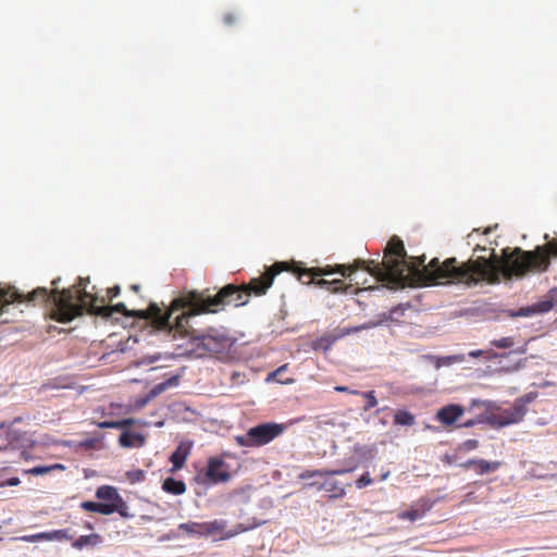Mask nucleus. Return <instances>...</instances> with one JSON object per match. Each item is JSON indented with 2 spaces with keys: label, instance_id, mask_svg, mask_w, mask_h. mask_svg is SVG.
<instances>
[{
  "label": "nucleus",
  "instance_id": "obj_1",
  "mask_svg": "<svg viewBox=\"0 0 557 557\" xmlns=\"http://www.w3.org/2000/svg\"><path fill=\"white\" fill-rule=\"evenodd\" d=\"M479 251H487V248L476 245L473 253L475 255ZM488 251V256L471 257L462 262H459L455 257L443 262L433 258L428 265H423L425 257L422 256L414 258V262L408 263L403 240L393 236L384 249V257L381 262L356 259L350 264L326 265L324 268H292L288 264L287 271H292L302 284L307 285L315 284L317 277L334 273L349 277L355 285L366 284L367 278L359 281L357 276L359 270L368 272L379 282H386L394 286H405L409 276L424 286L462 284L471 287L481 283L494 285L500 283L497 256L495 249L491 248Z\"/></svg>",
  "mask_w": 557,
  "mask_h": 557
},
{
  "label": "nucleus",
  "instance_id": "obj_2",
  "mask_svg": "<svg viewBox=\"0 0 557 557\" xmlns=\"http://www.w3.org/2000/svg\"><path fill=\"white\" fill-rule=\"evenodd\" d=\"M207 292H189L184 297L174 299L172 309L183 310L175 317L177 334L181 337L199 342L198 346L214 352L218 351L216 338L208 334L206 330L195 327L194 320L202 313H216L228 305L245 306L249 301V293L242 285L234 284L223 286L214 296L207 295Z\"/></svg>",
  "mask_w": 557,
  "mask_h": 557
},
{
  "label": "nucleus",
  "instance_id": "obj_3",
  "mask_svg": "<svg viewBox=\"0 0 557 557\" xmlns=\"http://www.w3.org/2000/svg\"><path fill=\"white\" fill-rule=\"evenodd\" d=\"M552 258H557V237L533 250L504 248L500 257H497L499 278H522L530 273H544L548 271Z\"/></svg>",
  "mask_w": 557,
  "mask_h": 557
},
{
  "label": "nucleus",
  "instance_id": "obj_4",
  "mask_svg": "<svg viewBox=\"0 0 557 557\" xmlns=\"http://www.w3.org/2000/svg\"><path fill=\"white\" fill-rule=\"evenodd\" d=\"M96 497L107 500V503L83 502L81 507L90 512L101 515H111L117 512L123 518H132L133 513L128 511V506L117 493L116 488L109 485H102L97 488Z\"/></svg>",
  "mask_w": 557,
  "mask_h": 557
},
{
  "label": "nucleus",
  "instance_id": "obj_5",
  "mask_svg": "<svg viewBox=\"0 0 557 557\" xmlns=\"http://www.w3.org/2000/svg\"><path fill=\"white\" fill-rule=\"evenodd\" d=\"M284 431V424L268 422L250 428L245 435H238L235 440L243 447H260L282 435Z\"/></svg>",
  "mask_w": 557,
  "mask_h": 557
},
{
  "label": "nucleus",
  "instance_id": "obj_6",
  "mask_svg": "<svg viewBox=\"0 0 557 557\" xmlns=\"http://www.w3.org/2000/svg\"><path fill=\"white\" fill-rule=\"evenodd\" d=\"M288 270V262H275L268 268L260 276L252 277L249 283L242 284L249 298L253 296H263L267 290L272 286L274 277L281 272Z\"/></svg>",
  "mask_w": 557,
  "mask_h": 557
},
{
  "label": "nucleus",
  "instance_id": "obj_7",
  "mask_svg": "<svg viewBox=\"0 0 557 557\" xmlns=\"http://www.w3.org/2000/svg\"><path fill=\"white\" fill-rule=\"evenodd\" d=\"M525 413V404L522 399H519L516 400L510 408L490 413L486 418V421L494 428H503L509 424L521 422Z\"/></svg>",
  "mask_w": 557,
  "mask_h": 557
},
{
  "label": "nucleus",
  "instance_id": "obj_8",
  "mask_svg": "<svg viewBox=\"0 0 557 557\" xmlns=\"http://www.w3.org/2000/svg\"><path fill=\"white\" fill-rule=\"evenodd\" d=\"M228 456L230 454L224 453L222 456L208 458L207 468L203 471V483L219 484L231 480L232 473L228 465L224 460V457Z\"/></svg>",
  "mask_w": 557,
  "mask_h": 557
},
{
  "label": "nucleus",
  "instance_id": "obj_9",
  "mask_svg": "<svg viewBox=\"0 0 557 557\" xmlns=\"http://www.w3.org/2000/svg\"><path fill=\"white\" fill-rule=\"evenodd\" d=\"M369 326L370 325H359L355 327H337L332 333L324 334L319 338L314 339L312 342V348L314 350L327 351L336 341L351 333L360 332Z\"/></svg>",
  "mask_w": 557,
  "mask_h": 557
},
{
  "label": "nucleus",
  "instance_id": "obj_10",
  "mask_svg": "<svg viewBox=\"0 0 557 557\" xmlns=\"http://www.w3.org/2000/svg\"><path fill=\"white\" fill-rule=\"evenodd\" d=\"M226 527L227 522L225 520H213L205 522L206 537L220 535V539H230L252 529L255 525L245 527L244 524H237L234 530L227 532L225 531Z\"/></svg>",
  "mask_w": 557,
  "mask_h": 557
},
{
  "label": "nucleus",
  "instance_id": "obj_11",
  "mask_svg": "<svg viewBox=\"0 0 557 557\" xmlns=\"http://www.w3.org/2000/svg\"><path fill=\"white\" fill-rule=\"evenodd\" d=\"M434 500L428 497H421L418 499L408 510H405L398 515L399 519L416 521L424 517V515L432 509Z\"/></svg>",
  "mask_w": 557,
  "mask_h": 557
},
{
  "label": "nucleus",
  "instance_id": "obj_12",
  "mask_svg": "<svg viewBox=\"0 0 557 557\" xmlns=\"http://www.w3.org/2000/svg\"><path fill=\"white\" fill-rule=\"evenodd\" d=\"M463 413L465 409L462 406L450 404L437 410L436 420L440 421L444 426H451L461 418Z\"/></svg>",
  "mask_w": 557,
  "mask_h": 557
},
{
  "label": "nucleus",
  "instance_id": "obj_13",
  "mask_svg": "<svg viewBox=\"0 0 557 557\" xmlns=\"http://www.w3.org/2000/svg\"><path fill=\"white\" fill-rule=\"evenodd\" d=\"M193 443H181L176 449L171 454L170 461L172 462L171 472H176L181 470L186 459L188 458L190 450H191Z\"/></svg>",
  "mask_w": 557,
  "mask_h": 557
},
{
  "label": "nucleus",
  "instance_id": "obj_14",
  "mask_svg": "<svg viewBox=\"0 0 557 557\" xmlns=\"http://www.w3.org/2000/svg\"><path fill=\"white\" fill-rule=\"evenodd\" d=\"M315 285L321 288H326L331 293H349L352 284H345L344 281L336 278V280H325V278H319L315 282Z\"/></svg>",
  "mask_w": 557,
  "mask_h": 557
},
{
  "label": "nucleus",
  "instance_id": "obj_15",
  "mask_svg": "<svg viewBox=\"0 0 557 557\" xmlns=\"http://www.w3.org/2000/svg\"><path fill=\"white\" fill-rule=\"evenodd\" d=\"M119 443L126 448L140 447L145 444V437L139 433L125 430L121 433Z\"/></svg>",
  "mask_w": 557,
  "mask_h": 557
},
{
  "label": "nucleus",
  "instance_id": "obj_16",
  "mask_svg": "<svg viewBox=\"0 0 557 557\" xmlns=\"http://www.w3.org/2000/svg\"><path fill=\"white\" fill-rule=\"evenodd\" d=\"M318 490L330 493V498H342L346 494L345 487L334 479H326Z\"/></svg>",
  "mask_w": 557,
  "mask_h": 557
},
{
  "label": "nucleus",
  "instance_id": "obj_17",
  "mask_svg": "<svg viewBox=\"0 0 557 557\" xmlns=\"http://www.w3.org/2000/svg\"><path fill=\"white\" fill-rule=\"evenodd\" d=\"M355 469V467L348 468V469H336V470H326V469H320V470H306L302 472L299 478L300 479H310L313 476H331V475H341L347 472H350Z\"/></svg>",
  "mask_w": 557,
  "mask_h": 557
},
{
  "label": "nucleus",
  "instance_id": "obj_18",
  "mask_svg": "<svg viewBox=\"0 0 557 557\" xmlns=\"http://www.w3.org/2000/svg\"><path fill=\"white\" fill-rule=\"evenodd\" d=\"M162 488L169 494L182 495L186 492V484L174 478H166L162 483Z\"/></svg>",
  "mask_w": 557,
  "mask_h": 557
},
{
  "label": "nucleus",
  "instance_id": "obj_19",
  "mask_svg": "<svg viewBox=\"0 0 557 557\" xmlns=\"http://www.w3.org/2000/svg\"><path fill=\"white\" fill-rule=\"evenodd\" d=\"M178 530L188 535L206 536L205 522L189 521L186 523H181L178 525Z\"/></svg>",
  "mask_w": 557,
  "mask_h": 557
},
{
  "label": "nucleus",
  "instance_id": "obj_20",
  "mask_svg": "<svg viewBox=\"0 0 557 557\" xmlns=\"http://www.w3.org/2000/svg\"><path fill=\"white\" fill-rule=\"evenodd\" d=\"M502 466L499 461H487L485 459H478L475 462V472L480 475L494 472L498 470Z\"/></svg>",
  "mask_w": 557,
  "mask_h": 557
},
{
  "label": "nucleus",
  "instance_id": "obj_21",
  "mask_svg": "<svg viewBox=\"0 0 557 557\" xmlns=\"http://www.w3.org/2000/svg\"><path fill=\"white\" fill-rule=\"evenodd\" d=\"M99 539L98 534L82 535L72 543V546L76 549H82L85 546H95L98 544Z\"/></svg>",
  "mask_w": 557,
  "mask_h": 557
},
{
  "label": "nucleus",
  "instance_id": "obj_22",
  "mask_svg": "<svg viewBox=\"0 0 557 557\" xmlns=\"http://www.w3.org/2000/svg\"><path fill=\"white\" fill-rule=\"evenodd\" d=\"M39 537H42L46 541H63V540H71L72 535L70 534L69 530L62 529V530H54L51 532H41Z\"/></svg>",
  "mask_w": 557,
  "mask_h": 557
},
{
  "label": "nucleus",
  "instance_id": "obj_23",
  "mask_svg": "<svg viewBox=\"0 0 557 557\" xmlns=\"http://www.w3.org/2000/svg\"><path fill=\"white\" fill-rule=\"evenodd\" d=\"M394 423L411 426L414 424V416L406 410H397L394 414Z\"/></svg>",
  "mask_w": 557,
  "mask_h": 557
},
{
  "label": "nucleus",
  "instance_id": "obj_24",
  "mask_svg": "<svg viewBox=\"0 0 557 557\" xmlns=\"http://www.w3.org/2000/svg\"><path fill=\"white\" fill-rule=\"evenodd\" d=\"M64 470V466L61 463H54L52 466H37L27 471V473L34 474V475H44L52 470Z\"/></svg>",
  "mask_w": 557,
  "mask_h": 557
},
{
  "label": "nucleus",
  "instance_id": "obj_25",
  "mask_svg": "<svg viewBox=\"0 0 557 557\" xmlns=\"http://www.w3.org/2000/svg\"><path fill=\"white\" fill-rule=\"evenodd\" d=\"M359 395L362 396L367 400V404L363 407L364 411H368V410L376 407L377 399L375 397V392L374 391L362 392V393L360 392Z\"/></svg>",
  "mask_w": 557,
  "mask_h": 557
},
{
  "label": "nucleus",
  "instance_id": "obj_26",
  "mask_svg": "<svg viewBox=\"0 0 557 557\" xmlns=\"http://www.w3.org/2000/svg\"><path fill=\"white\" fill-rule=\"evenodd\" d=\"M175 381V379H170L165 382H162L160 384H157L154 385L150 393H149V396L150 397H156L158 396L159 394L163 393L170 385H172V383Z\"/></svg>",
  "mask_w": 557,
  "mask_h": 557
},
{
  "label": "nucleus",
  "instance_id": "obj_27",
  "mask_svg": "<svg viewBox=\"0 0 557 557\" xmlns=\"http://www.w3.org/2000/svg\"><path fill=\"white\" fill-rule=\"evenodd\" d=\"M535 314L534 305L520 308L518 311H510L509 317L516 318V317H530Z\"/></svg>",
  "mask_w": 557,
  "mask_h": 557
},
{
  "label": "nucleus",
  "instance_id": "obj_28",
  "mask_svg": "<svg viewBox=\"0 0 557 557\" xmlns=\"http://www.w3.org/2000/svg\"><path fill=\"white\" fill-rule=\"evenodd\" d=\"M492 345L500 349H506L512 347L515 345V341L512 337L509 336L502 337L500 339H494L492 342Z\"/></svg>",
  "mask_w": 557,
  "mask_h": 557
},
{
  "label": "nucleus",
  "instance_id": "obj_29",
  "mask_svg": "<svg viewBox=\"0 0 557 557\" xmlns=\"http://www.w3.org/2000/svg\"><path fill=\"white\" fill-rule=\"evenodd\" d=\"M554 302L552 300H543L534 305L535 313H545L553 309Z\"/></svg>",
  "mask_w": 557,
  "mask_h": 557
},
{
  "label": "nucleus",
  "instance_id": "obj_30",
  "mask_svg": "<svg viewBox=\"0 0 557 557\" xmlns=\"http://www.w3.org/2000/svg\"><path fill=\"white\" fill-rule=\"evenodd\" d=\"M372 483V479L369 474V472L363 473L357 481L356 486L358 488H363Z\"/></svg>",
  "mask_w": 557,
  "mask_h": 557
},
{
  "label": "nucleus",
  "instance_id": "obj_31",
  "mask_svg": "<svg viewBox=\"0 0 557 557\" xmlns=\"http://www.w3.org/2000/svg\"><path fill=\"white\" fill-rule=\"evenodd\" d=\"M478 446H479V442L476 440L470 438V440L465 441L460 445V449L470 451V450L478 448Z\"/></svg>",
  "mask_w": 557,
  "mask_h": 557
},
{
  "label": "nucleus",
  "instance_id": "obj_32",
  "mask_svg": "<svg viewBox=\"0 0 557 557\" xmlns=\"http://www.w3.org/2000/svg\"><path fill=\"white\" fill-rule=\"evenodd\" d=\"M100 429H119L120 424L116 421H102L98 423Z\"/></svg>",
  "mask_w": 557,
  "mask_h": 557
},
{
  "label": "nucleus",
  "instance_id": "obj_33",
  "mask_svg": "<svg viewBox=\"0 0 557 557\" xmlns=\"http://www.w3.org/2000/svg\"><path fill=\"white\" fill-rule=\"evenodd\" d=\"M237 21V15L235 13H225L223 15V22L225 25H233Z\"/></svg>",
  "mask_w": 557,
  "mask_h": 557
},
{
  "label": "nucleus",
  "instance_id": "obj_34",
  "mask_svg": "<svg viewBox=\"0 0 557 557\" xmlns=\"http://www.w3.org/2000/svg\"><path fill=\"white\" fill-rule=\"evenodd\" d=\"M334 389L338 393H349V394H352V395H359L360 392L358 391H355V389H349L347 386H342V385H337L334 387Z\"/></svg>",
  "mask_w": 557,
  "mask_h": 557
},
{
  "label": "nucleus",
  "instance_id": "obj_35",
  "mask_svg": "<svg viewBox=\"0 0 557 557\" xmlns=\"http://www.w3.org/2000/svg\"><path fill=\"white\" fill-rule=\"evenodd\" d=\"M286 369H287V364H283V366L278 367L275 371H273V372H271V373L269 374V376H268V381H269V380H273V379H275L277 375H281V373H282L283 371H285Z\"/></svg>",
  "mask_w": 557,
  "mask_h": 557
},
{
  "label": "nucleus",
  "instance_id": "obj_36",
  "mask_svg": "<svg viewBox=\"0 0 557 557\" xmlns=\"http://www.w3.org/2000/svg\"><path fill=\"white\" fill-rule=\"evenodd\" d=\"M120 293H121V288L117 285L108 289V296L110 299L117 297L120 295Z\"/></svg>",
  "mask_w": 557,
  "mask_h": 557
},
{
  "label": "nucleus",
  "instance_id": "obj_37",
  "mask_svg": "<svg viewBox=\"0 0 557 557\" xmlns=\"http://www.w3.org/2000/svg\"><path fill=\"white\" fill-rule=\"evenodd\" d=\"M117 423L120 424L119 429H127L134 424V420L133 419H123V420H117Z\"/></svg>",
  "mask_w": 557,
  "mask_h": 557
},
{
  "label": "nucleus",
  "instance_id": "obj_38",
  "mask_svg": "<svg viewBox=\"0 0 557 557\" xmlns=\"http://www.w3.org/2000/svg\"><path fill=\"white\" fill-rule=\"evenodd\" d=\"M463 361V357L462 356H448L445 358V363L446 364H450L453 362H461Z\"/></svg>",
  "mask_w": 557,
  "mask_h": 557
},
{
  "label": "nucleus",
  "instance_id": "obj_39",
  "mask_svg": "<svg viewBox=\"0 0 557 557\" xmlns=\"http://www.w3.org/2000/svg\"><path fill=\"white\" fill-rule=\"evenodd\" d=\"M40 533L38 534H35V535H25L22 537L23 541H26V542H34V541H38V540H44L42 537H39Z\"/></svg>",
  "mask_w": 557,
  "mask_h": 557
},
{
  "label": "nucleus",
  "instance_id": "obj_40",
  "mask_svg": "<svg viewBox=\"0 0 557 557\" xmlns=\"http://www.w3.org/2000/svg\"><path fill=\"white\" fill-rule=\"evenodd\" d=\"M478 459H470L461 465L462 468L469 469V468H475V462Z\"/></svg>",
  "mask_w": 557,
  "mask_h": 557
},
{
  "label": "nucleus",
  "instance_id": "obj_41",
  "mask_svg": "<svg viewBox=\"0 0 557 557\" xmlns=\"http://www.w3.org/2000/svg\"><path fill=\"white\" fill-rule=\"evenodd\" d=\"M482 355H483L482 350H472L469 352V356L472 358H478V357H481Z\"/></svg>",
  "mask_w": 557,
  "mask_h": 557
},
{
  "label": "nucleus",
  "instance_id": "obj_42",
  "mask_svg": "<svg viewBox=\"0 0 557 557\" xmlns=\"http://www.w3.org/2000/svg\"><path fill=\"white\" fill-rule=\"evenodd\" d=\"M18 483H20L18 478H11V479L8 481V484H9L10 486H15V485H17Z\"/></svg>",
  "mask_w": 557,
  "mask_h": 557
},
{
  "label": "nucleus",
  "instance_id": "obj_43",
  "mask_svg": "<svg viewBox=\"0 0 557 557\" xmlns=\"http://www.w3.org/2000/svg\"><path fill=\"white\" fill-rule=\"evenodd\" d=\"M474 424H475L474 420H469V421L465 422L461 426L470 428V426H473Z\"/></svg>",
  "mask_w": 557,
  "mask_h": 557
},
{
  "label": "nucleus",
  "instance_id": "obj_44",
  "mask_svg": "<svg viewBox=\"0 0 557 557\" xmlns=\"http://www.w3.org/2000/svg\"><path fill=\"white\" fill-rule=\"evenodd\" d=\"M131 289L134 290L135 293H138L139 289H140V286L137 285V284H134V285L131 286Z\"/></svg>",
  "mask_w": 557,
  "mask_h": 557
},
{
  "label": "nucleus",
  "instance_id": "obj_45",
  "mask_svg": "<svg viewBox=\"0 0 557 557\" xmlns=\"http://www.w3.org/2000/svg\"><path fill=\"white\" fill-rule=\"evenodd\" d=\"M388 474H389L388 472L384 473V474L382 475V480H385V479L388 476Z\"/></svg>",
  "mask_w": 557,
  "mask_h": 557
}]
</instances>
